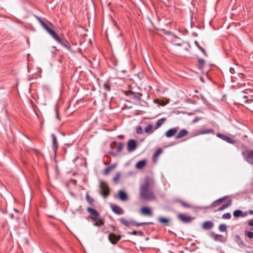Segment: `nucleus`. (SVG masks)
Returning a JSON list of instances; mask_svg holds the SVG:
<instances>
[{
    "label": "nucleus",
    "instance_id": "nucleus-1",
    "mask_svg": "<svg viewBox=\"0 0 253 253\" xmlns=\"http://www.w3.org/2000/svg\"><path fill=\"white\" fill-rule=\"evenodd\" d=\"M153 180L146 177L144 182L141 184L139 189V198L142 200L155 201L157 199L155 194L152 191L154 187Z\"/></svg>",
    "mask_w": 253,
    "mask_h": 253
},
{
    "label": "nucleus",
    "instance_id": "nucleus-2",
    "mask_svg": "<svg viewBox=\"0 0 253 253\" xmlns=\"http://www.w3.org/2000/svg\"><path fill=\"white\" fill-rule=\"evenodd\" d=\"M35 17L41 24L42 26L48 32L49 35L52 36V37L55 40H56L61 45H64V42L62 41L61 38L48 26V25H50L51 26L53 27V25L50 22L47 21L46 20H42L41 18L37 16H35Z\"/></svg>",
    "mask_w": 253,
    "mask_h": 253
},
{
    "label": "nucleus",
    "instance_id": "nucleus-3",
    "mask_svg": "<svg viewBox=\"0 0 253 253\" xmlns=\"http://www.w3.org/2000/svg\"><path fill=\"white\" fill-rule=\"evenodd\" d=\"M120 221L122 224H123V225H125L126 227H130L131 225H136L137 226H140L146 224L145 223H137L133 220H127L124 218H120Z\"/></svg>",
    "mask_w": 253,
    "mask_h": 253
},
{
    "label": "nucleus",
    "instance_id": "nucleus-4",
    "mask_svg": "<svg viewBox=\"0 0 253 253\" xmlns=\"http://www.w3.org/2000/svg\"><path fill=\"white\" fill-rule=\"evenodd\" d=\"M247 96L244 95L241 97L240 101L241 103L245 102L246 103V107L253 112V99H250L246 100Z\"/></svg>",
    "mask_w": 253,
    "mask_h": 253
},
{
    "label": "nucleus",
    "instance_id": "nucleus-5",
    "mask_svg": "<svg viewBox=\"0 0 253 253\" xmlns=\"http://www.w3.org/2000/svg\"><path fill=\"white\" fill-rule=\"evenodd\" d=\"M178 218L184 223H190L194 219V217L188 216L186 214L184 213H179L177 215Z\"/></svg>",
    "mask_w": 253,
    "mask_h": 253
},
{
    "label": "nucleus",
    "instance_id": "nucleus-6",
    "mask_svg": "<svg viewBox=\"0 0 253 253\" xmlns=\"http://www.w3.org/2000/svg\"><path fill=\"white\" fill-rule=\"evenodd\" d=\"M100 188L101 193L104 197H107L109 195L110 190L106 183L103 182H101Z\"/></svg>",
    "mask_w": 253,
    "mask_h": 253
},
{
    "label": "nucleus",
    "instance_id": "nucleus-7",
    "mask_svg": "<svg viewBox=\"0 0 253 253\" xmlns=\"http://www.w3.org/2000/svg\"><path fill=\"white\" fill-rule=\"evenodd\" d=\"M127 147L128 152L133 151L136 148V141L133 139L129 140L127 142Z\"/></svg>",
    "mask_w": 253,
    "mask_h": 253
},
{
    "label": "nucleus",
    "instance_id": "nucleus-8",
    "mask_svg": "<svg viewBox=\"0 0 253 253\" xmlns=\"http://www.w3.org/2000/svg\"><path fill=\"white\" fill-rule=\"evenodd\" d=\"M214 226V223L212 221H207L204 222L202 225V228L204 230H210Z\"/></svg>",
    "mask_w": 253,
    "mask_h": 253
},
{
    "label": "nucleus",
    "instance_id": "nucleus-9",
    "mask_svg": "<svg viewBox=\"0 0 253 253\" xmlns=\"http://www.w3.org/2000/svg\"><path fill=\"white\" fill-rule=\"evenodd\" d=\"M179 129V127H176L169 129L166 132V136L167 137H170L173 136Z\"/></svg>",
    "mask_w": 253,
    "mask_h": 253
},
{
    "label": "nucleus",
    "instance_id": "nucleus-10",
    "mask_svg": "<svg viewBox=\"0 0 253 253\" xmlns=\"http://www.w3.org/2000/svg\"><path fill=\"white\" fill-rule=\"evenodd\" d=\"M216 136L221 138V139L228 142V143H230L231 144H233L235 143V140H233V139H231L230 138H229L228 136L225 135H224V134H220V133H217L216 134Z\"/></svg>",
    "mask_w": 253,
    "mask_h": 253
},
{
    "label": "nucleus",
    "instance_id": "nucleus-11",
    "mask_svg": "<svg viewBox=\"0 0 253 253\" xmlns=\"http://www.w3.org/2000/svg\"><path fill=\"white\" fill-rule=\"evenodd\" d=\"M90 218L94 221L93 224L94 226H100L104 224V222L99 218V216L90 217Z\"/></svg>",
    "mask_w": 253,
    "mask_h": 253
},
{
    "label": "nucleus",
    "instance_id": "nucleus-12",
    "mask_svg": "<svg viewBox=\"0 0 253 253\" xmlns=\"http://www.w3.org/2000/svg\"><path fill=\"white\" fill-rule=\"evenodd\" d=\"M140 212L142 214L147 215V216H152V211H151V209L146 207H144L140 209Z\"/></svg>",
    "mask_w": 253,
    "mask_h": 253
},
{
    "label": "nucleus",
    "instance_id": "nucleus-13",
    "mask_svg": "<svg viewBox=\"0 0 253 253\" xmlns=\"http://www.w3.org/2000/svg\"><path fill=\"white\" fill-rule=\"evenodd\" d=\"M51 136L52 138V149L55 153L58 147V144L56 137L54 134H51Z\"/></svg>",
    "mask_w": 253,
    "mask_h": 253
},
{
    "label": "nucleus",
    "instance_id": "nucleus-14",
    "mask_svg": "<svg viewBox=\"0 0 253 253\" xmlns=\"http://www.w3.org/2000/svg\"><path fill=\"white\" fill-rule=\"evenodd\" d=\"M120 236H117L113 233H111L109 235V239L113 244H115L119 240H120Z\"/></svg>",
    "mask_w": 253,
    "mask_h": 253
},
{
    "label": "nucleus",
    "instance_id": "nucleus-15",
    "mask_svg": "<svg viewBox=\"0 0 253 253\" xmlns=\"http://www.w3.org/2000/svg\"><path fill=\"white\" fill-rule=\"evenodd\" d=\"M119 197L120 200L122 201H126L128 200V196L126 193L122 190H120L118 192Z\"/></svg>",
    "mask_w": 253,
    "mask_h": 253
},
{
    "label": "nucleus",
    "instance_id": "nucleus-16",
    "mask_svg": "<svg viewBox=\"0 0 253 253\" xmlns=\"http://www.w3.org/2000/svg\"><path fill=\"white\" fill-rule=\"evenodd\" d=\"M113 212L118 214H122L124 213L123 209L118 206H114L112 208Z\"/></svg>",
    "mask_w": 253,
    "mask_h": 253
},
{
    "label": "nucleus",
    "instance_id": "nucleus-17",
    "mask_svg": "<svg viewBox=\"0 0 253 253\" xmlns=\"http://www.w3.org/2000/svg\"><path fill=\"white\" fill-rule=\"evenodd\" d=\"M87 211L92 215L91 217L99 216L98 212L95 209L91 208H87Z\"/></svg>",
    "mask_w": 253,
    "mask_h": 253
},
{
    "label": "nucleus",
    "instance_id": "nucleus-18",
    "mask_svg": "<svg viewBox=\"0 0 253 253\" xmlns=\"http://www.w3.org/2000/svg\"><path fill=\"white\" fill-rule=\"evenodd\" d=\"M188 131L185 129H181L177 134L176 138L179 139L186 136L188 134Z\"/></svg>",
    "mask_w": 253,
    "mask_h": 253
},
{
    "label": "nucleus",
    "instance_id": "nucleus-19",
    "mask_svg": "<svg viewBox=\"0 0 253 253\" xmlns=\"http://www.w3.org/2000/svg\"><path fill=\"white\" fill-rule=\"evenodd\" d=\"M228 198L227 197L225 196L222 198L219 199L215 201L212 204L213 207H216L219 205L222 202Z\"/></svg>",
    "mask_w": 253,
    "mask_h": 253
},
{
    "label": "nucleus",
    "instance_id": "nucleus-20",
    "mask_svg": "<svg viewBox=\"0 0 253 253\" xmlns=\"http://www.w3.org/2000/svg\"><path fill=\"white\" fill-rule=\"evenodd\" d=\"M146 162L145 160H141L138 162L136 165V168L137 169H141L145 167L146 165Z\"/></svg>",
    "mask_w": 253,
    "mask_h": 253
},
{
    "label": "nucleus",
    "instance_id": "nucleus-21",
    "mask_svg": "<svg viewBox=\"0 0 253 253\" xmlns=\"http://www.w3.org/2000/svg\"><path fill=\"white\" fill-rule=\"evenodd\" d=\"M117 166V165L116 164H113L109 167H108L107 168H106V169H105L104 170V175H107L109 174V173L113 169H114Z\"/></svg>",
    "mask_w": 253,
    "mask_h": 253
},
{
    "label": "nucleus",
    "instance_id": "nucleus-22",
    "mask_svg": "<svg viewBox=\"0 0 253 253\" xmlns=\"http://www.w3.org/2000/svg\"><path fill=\"white\" fill-rule=\"evenodd\" d=\"M246 159L249 163L253 165V151H251L248 153Z\"/></svg>",
    "mask_w": 253,
    "mask_h": 253
},
{
    "label": "nucleus",
    "instance_id": "nucleus-23",
    "mask_svg": "<svg viewBox=\"0 0 253 253\" xmlns=\"http://www.w3.org/2000/svg\"><path fill=\"white\" fill-rule=\"evenodd\" d=\"M233 215L235 217H239V216H245L246 215V214H244L242 211L241 210H236L235 211L233 212Z\"/></svg>",
    "mask_w": 253,
    "mask_h": 253
},
{
    "label": "nucleus",
    "instance_id": "nucleus-24",
    "mask_svg": "<svg viewBox=\"0 0 253 253\" xmlns=\"http://www.w3.org/2000/svg\"><path fill=\"white\" fill-rule=\"evenodd\" d=\"M166 119L165 118H162L161 119L158 120L156 123V126H155V129H157L159 127H160L162 124L164 123Z\"/></svg>",
    "mask_w": 253,
    "mask_h": 253
},
{
    "label": "nucleus",
    "instance_id": "nucleus-25",
    "mask_svg": "<svg viewBox=\"0 0 253 253\" xmlns=\"http://www.w3.org/2000/svg\"><path fill=\"white\" fill-rule=\"evenodd\" d=\"M231 205V201L230 200H229L227 203L225 204H224L223 205H222L219 209H218V211H223L224 210V209H225L226 208H228L229 207H230V206Z\"/></svg>",
    "mask_w": 253,
    "mask_h": 253
},
{
    "label": "nucleus",
    "instance_id": "nucleus-26",
    "mask_svg": "<svg viewBox=\"0 0 253 253\" xmlns=\"http://www.w3.org/2000/svg\"><path fill=\"white\" fill-rule=\"evenodd\" d=\"M145 132L148 133H152L153 132V125H148L145 128Z\"/></svg>",
    "mask_w": 253,
    "mask_h": 253
},
{
    "label": "nucleus",
    "instance_id": "nucleus-27",
    "mask_svg": "<svg viewBox=\"0 0 253 253\" xmlns=\"http://www.w3.org/2000/svg\"><path fill=\"white\" fill-rule=\"evenodd\" d=\"M210 236L211 237L214 239L215 241L219 240V238L221 237V235L215 234L214 232H211L210 233Z\"/></svg>",
    "mask_w": 253,
    "mask_h": 253
},
{
    "label": "nucleus",
    "instance_id": "nucleus-28",
    "mask_svg": "<svg viewBox=\"0 0 253 253\" xmlns=\"http://www.w3.org/2000/svg\"><path fill=\"white\" fill-rule=\"evenodd\" d=\"M214 130L212 128H208L206 129L205 130H202L199 132L200 134H204L207 133H210L213 132Z\"/></svg>",
    "mask_w": 253,
    "mask_h": 253
},
{
    "label": "nucleus",
    "instance_id": "nucleus-29",
    "mask_svg": "<svg viewBox=\"0 0 253 253\" xmlns=\"http://www.w3.org/2000/svg\"><path fill=\"white\" fill-rule=\"evenodd\" d=\"M159 221L161 223H164L168 225L169 221V219L165 217H160L158 219Z\"/></svg>",
    "mask_w": 253,
    "mask_h": 253
},
{
    "label": "nucleus",
    "instance_id": "nucleus-30",
    "mask_svg": "<svg viewBox=\"0 0 253 253\" xmlns=\"http://www.w3.org/2000/svg\"><path fill=\"white\" fill-rule=\"evenodd\" d=\"M85 199L87 202L88 203V204H89L91 205L93 204L94 202V200L89 196L88 193L86 194Z\"/></svg>",
    "mask_w": 253,
    "mask_h": 253
},
{
    "label": "nucleus",
    "instance_id": "nucleus-31",
    "mask_svg": "<svg viewBox=\"0 0 253 253\" xmlns=\"http://www.w3.org/2000/svg\"><path fill=\"white\" fill-rule=\"evenodd\" d=\"M124 145L123 143L119 142L116 146V151L118 152H120L122 151Z\"/></svg>",
    "mask_w": 253,
    "mask_h": 253
},
{
    "label": "nucleus",
    "instance_id": "nucleus-32",
    "mask_svg": "<svg viewBox=\"0 0 253 253\" xmlns=\"http://www.w3.org/2000/svg\"><path fill=\"white\" fill-rule=\"evenodd\" d=\"M236 238L237 239V242L239 245H241L243 246H245L244 242L242 240L241 238L239 235H236Z\"/></svg>",
    "mask_w": 253,
    "mask_h": 253
},
{
    "label": "nucleus",
    "instance_id": "nucleus-33",
    "mask_svg": "<svg viewBox=\"0 0 253 253\" xmlns=\"http://www.w3.org/2000/svg\"><path fill=\"white\" fill-rule=\"evenodd\" d=\"M219 230L220 231L223 232L226 231L227 226L225 224H221L219 226Z\"/></svg>",
    "mask_w": 253,
    "mask_h": 253
},
{
    "label": "nucleus",
    "instance_id": "nucleus-34",
    "mask_svg": "<svg viewBox=\"0 0 253 253\" xmlns=\"http://www.w3.org/2000/svg\"><path fill=\"white\" fill-rule=\"evenodd\" d=\"M195 45L198 47V48L201 50L202 51V52L204 53V54L205 55V56H207V54L205 51V50L204 49V48H203L202 47H201L199 44V43L197 41H195Z\"/></svg>",
    "mask_w": 253,
    "mask_h": 253
},
{
    "label": "nucleus",
    "instance_id": "nucleus-35",
    "mask_svg": "<svg viewBox=\"0 0 253 253\" xmlns=\"http://www.w3.org/2000/svg\"><path fill=\"white\" fill-rule=\"evenodd\" d=\"M198 64L199 67L200 68L202 69L204 66L205 61L203 59H198Z\"/></svg>",
    "mask_w": 253,
    "mask_h": 253
},
{
    "label": "nucleus",
    "instance_id": "nucleus-36",
    "mask_svg": "<svg viewBox=\"0 0 253 253\" xmlns=\"http://www.w3.org/2000/svg\"><path fill=\"white\" fill-rule=\"evenodd\" d=\"M120 177H121V173L120 172H118L116 174V176L113 178V181L115 183H117L118 180L120 178Z\"/></svg>",
    "mask_w": 253,
    "mask_h": 253
},
{
    "label": "nucleus",
    "instance_id": "nucleus-37",
    "mask_svg": "<svg viewBox=\"0 0 253 253\" xmlns=\"http://www.w3.org/2000/svg\"><path fill=\"white\" fill-rule=\"evenodd\" d=\"M245 235L250 239H253V232L251 231H246Z\"/></svg>",
    "mask_w": 253,
    "mask_h": 253
},
{
    "label": "nucleus",
    "instance_id": "nucleus-38",
    "mask_svg": "<svg viewBox=\"0 0 253 253\" xmlns=\"http://www.w3.org/2000/svg\"><path fill=\"white\" fill-rule=\"evenodd\" d=\"M222 217L223 219H229L231 218V215L230 213L227 212V213L223 214L222 215Z\"/></svg>",
    "mask_w": 253,
    "mask_h": 253
},
{
    "label": "nucleus",
    "instance_id": "nucleus-39",
    "mask_svg": "<svg viewBox=\"0 0 253 253\" xmlns=\"http://www.w3.org/2000/svg\"><path fill=\"white\" fill-rule=\"evenodd\" d=\"M177 39V38L175 36H173V39L172 40V42H173V44L175 45H177V46H181V43H178V42H175V40Z\"/></svg>",
    "mask_w": 253,
    "mask_h": 253
},
{
    "label": "nucleus",
    "instance_id": "nucleus-40",
    "mask_svg": "<svg viewBox=\"0 0 253 253\" xmlns=\"http://www.w3.org/2000/svg\"><path fill=\"white\" fill-rule=\"evenodd\" d=\"M136 132L138 134H141L143 132V130L141 126H137L136 128Z\"/></svg>",
    "mask_w": 253,
    "mask_h": 253
},
{
    "label": "nucleus",
    "instance_id": "nucleus-41",
    "mask_svg": "<svg viewBox=\"0 0 253 253\" xmlns=\"http://www.w3.org/2000/svg\"><path fill=\"white\" fill-rule=\"evenodd\" d=\"M162 152L161 149H158L155 153L154 156L157 157L159 156Z\"/></svg>",
    "mask_w": 253,
    "mask_h": 253
},
{
    "label": "nucleus",
    "instance_id": "nucleus-42",
    "mask_svg": "<svg viewBox=\"0 0 253 253\" xmlns=\"http://www.w3.org/2000/svg\"><path fill=\"white\" fill-rule=\"evenodd\" d=\"M139 233V234L141 235L142 234V232H141V231H139V232H138L137 231H132V232H129V234H130V235H136L137 234V233Z\"/></svg>",
    "mask_w": 253,
    "mask_h": 253
},
{
    "label": "nucleus",
    "instance_id": "nucleus-43",
    "mask_svg": "<svg viewBox=\"0 0 253 253\" xmlns=\"http://www.w3.org/2000/svg\"><path fill=\"white\" fill-rule=\"evenodd\" d=\"M32 151L33 152V153L37 156H38L41 154L40 152H39L38 150L33 149Z\"/></svg>",
    "mask_w": 253,
    "mask_h": 253
},
{
    "label": "nucleus",
    "instance_id": "nucleus-44",
    "mask_svg": "<svg viewBox=\"0 0 253 253\" xmlns=\"http://www.w3.org/2000/svg\"><path fill=\"white\" fill-rule=\"evenodd\" d=\"M181 204L184 207H189V205L187 204V203H185L183 202H181Z\"/></svg>",
    "mask_w": 253,
    "mask_h": 253
},
{
    "label": "nucleus",
    "instance_id": "nucleus-45",
    "mask_svg": "<svg viewBox=\"0 0 253 253\" xmlns=\"http://www.w3.org/2000/svg\"><path fill=\"white\" fill-rule=\"evenodd\" d=\"M248 225L249 226H253V219H251L248 221Z\"/></svg>",
    "mask_w": 253,
    "mask_h": 253
},
{
    "label": "nucleus",
    "instance_id": "nucleus-46",
    "mask_svg": "<svg viewBox=\"0 0 253 253\" xmlns=\"http://www.w3.org/2000/svg\"><path fill=\"white\" fill-rule=\"evenodd\" d=\"M238 77L239 78H244V75L242 73H239L238 74Z\"/></svg>",
    "mask_w": 253,
    "mask_h": 253
},
{
    "label": "nucleus",
    "instance_id": "nucleus-47",
    "mask_svg": "<svg viewBox=\"0 0 253 253\" xmlns=\"http://www.w3.org/2000/svg\"><path fill=\"white\" fill-rule=\"evenodd\" d=\"M230 72L231 74H234L235 73V69L233 68H230Z\"/></svg>",
    "mask_w": 253,
    "mask_h": 253
},
{
    "label": "nucleus",
    "instance_id": "nucleus-48",
    "mask_svg": "<svg viewBox=\"0 0 253 253\" xmlns=\"http://www.w3.org/2000/svg\"><path fill=\"white\" fill-rule=\"evenodd\" d=\"M249 212L251 214H253V210H250Z\"/></svg>",
    "mask_w": 253,
    "mask_h": 253
},
{
    "label": "nucleus",
    "instance_id": "nucleus-49",
    "mask_svg": "<svg viewBox=\"0 0 253 253\" xmlns=\"http://www.w3.org/2000/svg\"><path fill=\"white\" fill-rule=\"evenodd\" d=\"M56 117L57 119H59V114L57 111H56Z\"/></svg>",
    "mask_w": 253,
    "mask_h": 253
},
{
    "label": "nucleus",
    "instance_id": "nucleus-50",
    "mask_svg": "<svg viewBox=\"0 0 253 253\" xmlns=\"http://www.w3.org/2000/svg\"><path fill=\"white\" fill-rule=\"evenodd\" d=\"M10 216H11V218H14L13 214H11L10 215Z\"/></svg>",
    "mask_w": 253,
    "mask_h": 253
},
{
    "label": "nucleus",
    "instance_id": "nucleus-51",
    "mask_svg": "<svg viewBox=\"0 0 253 253\" xmlns=\"http://www.w3.org/2000/svg\"><path fill=\"white\" fill-rule=\"evenodd\" d=\"M14 211H15L16 212H18V211L17 210H16V209H14Z\"/></svg>",
    "mask_w": 253,
    "mask_h": 253
},
{
    "label": "nucleus",
    "instance_id": "nucleus-52",
    "mask_svg": "<svg viewBox=\"0 0 253 253\" xmlns=\"http://www.w3.org/2000/svg\"><path fill=\"white\" fill-rule=\"evenodd\" d=\"M119 137H123V135H120Z\"/></svg>",
    "mask_w": 253,
    "mask_h": 253
},
{
    "label": "nucleus",
    "instance_id": "nucleus-53",
    "mask_svg": "<svg viewBox=\"0 0 253 253\" xmlns=\"http://www.w3.org/2000/svg\"><path fill=\"white\" fill-rule=\"evenodd\" d=\"M197 121V119H195L194 122H196Z\"/></svg>",
    "mask_w": 253,
    "mask_h": 253
},
{
    "label": "nucleus",
    "instance_id": "nucleus-54",
    "mask_svg": "<svg viewBox=\"0 0 253 253\" xmlns=\"http://www.w3.org/2000/svg\"><path fill=\"white\" fill-rule=\"evenodd\" d=\"M197 121V119H195L194 122H196Z\"/></svg>",
    "mask_w": 253,
    "mask_h": 253
}]
</instances>
